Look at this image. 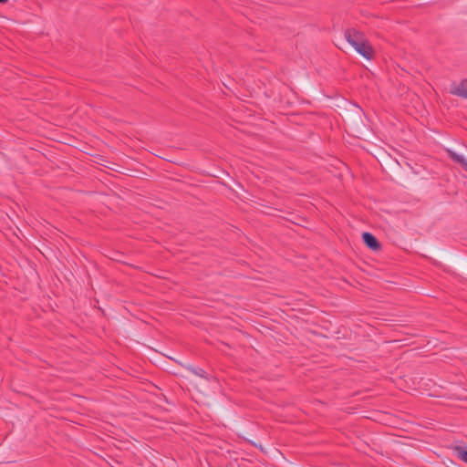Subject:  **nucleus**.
<instances>
[{"label": "nucleus", "mask_w": 467, "mask_h": 467, "mask_svg": "<svg viewBox=\"0 0 467 467\" xmlns=\"http://www.w3.org/2000/svg\"><path fill=\"white\" fill-rule=\"evenodd\" d=\"M450 93L463 99H467V78L461 81V83H452L450 88Z\"/></svg>", "instance_id": "nucleus-2"}, {"label": "nucleus", "mask_w": 467, "mask_h": 467, "mask_svg": "<svg viewBox=\"0 0 467 467\" xmlns=\"http://www.w3.org/2000/svg\"><path fill=\"white\" fill-rule=\"evenodd\" d=\"M346 40L359 53L362 57L367 59H371L373 57L372 47L363 38L361 32L354 29L348 28L344 33Z\"/></svg>", "instance_id": "nucleus-1"}, {"label": "nucleus", "mask_w": 467, "mask_h": 467, "mask_svg": "<svg viewBox=\"0 0 467 467\" xmlns=\"http://www.w3.org/2000/svg\"><path fill=\"white\" fill-rule=\"evenodd\" d=\"M189 370H191L193 374L201 377V378H205V370L201 368H189Z\"/></svg>", "instance_id": "nucleus-6"}, {"label": "nucleus", "mask_w": 467, "mask_h": 467, "mask_svg": "<svg viewBox=\"0 0 467 467\" xmlns=\"http://www.w3.org/2000/svg\"><path fill=\"white\" fill-rule=\"evenodd\" d=\"M454 455L467 463V448L464 446L457 445L453 448Z\"/></svg>", "instance_id": "nucleus-5"}, {"label": "nucleus", "mask_w": 467, "mask_h": 467, "mask_svg": "<svg viewBox=\"0 0 467 467\" xmlns=\"http://www.w3.org/2000/svg\"><path fill=\"white\" fill-rule=\"evenodd\" d=\"M448 155L449 157L455 162L461 165V167L467 171V161L466 159L461 155L456 153L455 151L451 150H448Z\"/></svg>", "instance_id": "nucleus-4"}, {"label": "nucleus", "mask_w": 467, "mask_h": 467, "mask_svg": "<svg viewBox=\"0 0 467 467\" xmlns=\"http://www.w3.org/2000/svg\"><path fill=\"white\" fill-rule=\"evenodd\" d=\"M7 2H8V0H0V4H5Z\"/></svg>", "instance_id": "nucleus-7"}, {"label": "nucleus", "mask_w": 467, "mask_h": 467, "mask_svg": "<svg viewBox=\"0 0 467 467\" xmlns=\"http://www.w3.org/2000/svg\"><path fill=\"white\" fill-rule=\"evenodd\" d=\"M363 243L372 251H379L381 248L380 243L376 236L368 232L362 234Z\"/></svg>", "instance_id": "nucleus-3"}]
</instances>
